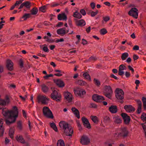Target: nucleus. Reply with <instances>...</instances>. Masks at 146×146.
I'll list each match as a JSON object with an SVG mask.
<instances>
[{"label":"nucleus","instance_id":"nucleus-1","mask_svg":"<svg viewBox=\"0 0 146 146\" xmlns=\"http://www.w3.org/2000/svg\"><path fill=\"white\" fill-rule=\"evenodd\" d=\"M13 110H9L6 108L2 109V114L6 118L10 120H6V123L7 124H10L15 122L16 118L18 116V111L17 108L14 106L13 108Z\"/></svg>","mask_w":146,"mask_h":146},{"label":"nucleus","instance_id":"nucleus-2","mask_svg":"<svg viewBox=\"0 0 146 146\" xmlns=\"http://www.w3.org/2000/svg\"><path fill=\"white\" fill-rule=\"evenodd\" d=\"M59 126L67 136H72L73 133L72 127L68 126V123L64 121H60L59 123Z\"/></svg>","mask_w":146,"mask_h":146},{"label":"nucleus","instance_id":"nucleus-3","mask_svg":"<svg viewBox=\"0 0 146 146\" xmlns=\"http://www.w3.org/2000/svg\"><path fill=\"white\" fill-rule=\"evenodd\" d=\"M51 89L52 92L50 95L51 98L57 102H60L61 99V95L60 93L54 88H51Z\"/></svg>","mask_w":146,"mask_h":146},{"label":"nucleus","instance_id":"nucleus-4","mask_svg":"<svg viewBox=\"0 0 146 146\" xmlns=\"http://www.w3.org/2000/svg\"><path fill=\"white\" fill-rule=\"evenodd\" d=\"M124 93L122 90L119 88H117L115 91V96L116 98L120 100V102L121 103H123V101L122 100L124 98Z\"/></svg>","mask_w":146,"mask_h":146},{"label":"nucleus","instance_id":"nucleus-5","mask_svg":"<svg viewBox=\"0 0 146 146\" xmlns=\"http://www.w3.org/2000/svg\"><path fill=\"white\" fill-rule=\"evenodd\" d=\"M104 94L107 98L110 99L113 94V91L110 86H105L103 91Z\"/></svg>","mask_w":146,"mask_h":146},{"label":"nucleus","instance_id":"nucleus-6","mask_svg":"<svg viewBox=\"0 0 146 146\" xmlns=\"http://www.w3.org/2000/svg\"><path fill=\"white\" fill-rule=\"evenodd\" d=\"M43 114L44 116L49 118L53 119L54 116L52 113L49 108L46 106L44 107L42 109Z\"/></svg>","mask_w":146,"mask_h":146},{"label":"nucleus","instance_id":"nucleus-7","mask_svg":"<svg viewBox=\"0 0 146 146\" xmlns=\"http://www.w3.org/2000/svg\"><path fill=\"white\" fill-rule=\"evenodd\" d=\"M73 91L76 95L82 98H83L84 95L86 94L85 90L80 88H76L74 89Z\"/></svg>","mask_w":146,"mask_h":146},{"label":"nucleus","instance_id":"nucleus-8","mask_svg":"<svg viewBox=\"0 0 146 146\" xmlns=\"http://www.w3.org/2000/svg\"><path fill=\"white\" fill-rule=\"evenodd\" d=\"M37 100L38 103L45 104L48 103L49 100L45 95H39L37 97Z\"/></svg>","mask_w":146,"mask_h":146},{"label":"nucleus","instance_id":"nucleus-9","mask_svg":"<svg viewBox=\"0 0 146 146\" xmlns=\"http://www.w3.org/2000/svg\"><path fill=\"white\" fill-rule=\"evenodd\" d=\"M138 9L135 7L132 8L128 13L130 16H132L136 19L138 18Z\"/></svg>","mask_w":146,"mask_h":146},{"label":"nucleus","instance_id":"nucleus-10","mask_svg":"<svg viewBox=\"0 0 146 146\" xmlns=\"http://www.w3.org/2000/svg\"><path fill=\"white\" fill-rule=\"evenodd\" d=\"M90 142L89 138L87 136L83 135L80 139V143L83 145H87Z\"/></svg>","mask_w":146,"mask_h":146},{"label":"nucleus","instance_id":"nucleus-11","mask_svg":"<svg viewBox=\"0 0 146 146\" xmlns=\"http://www.w3.org/2000/svg\"><path fill=\"white\" fill-rule=\"evenodd\" d=\"M92 98L94 101L97 102H100L105 100L103 96L99 95L97 94H94L92 96Z\"/></svg>","mask_w":146,"mask_h":146},{"label":"nucleus","instance_id":"nucleus-12","mask_svg":"<svg viewBox=\"0 0 146 146\" xmlns=\"http://www.w3.org/2000/svg\"><path fill=\"white\" fill-rule=\"evenodd\" d=\"M129 132L125 127L122 128L121 129V132L119 134L120 136L125 138L128 136Z\"/></svg>","mask_w":146,"mask_h":146},{"label":"nucleus","instance_id":"nucleus-13","mask_svg":"<svg viewBox=\"0 0 146 146\" xmlns=\"http://www.w3.org/2000/svg\"><path fill=\"white\" fill-rule=\"evenodd\" d=\"M121 116L124 122L126 124H128L130 121V118L129 116L125 113H122Z\"/></svg>","mask_w":146,"mask_h":146},{"label":"nucleus","instance_id":"nucleus-14","mask_svg":"<svg viewBox=\"0 0 146 146\" xmlns=\"http://www.w3.org/2000/svg\"><path fill=\"white\" fill-rule=\"evenodd\" d=\"M82 120L84 127L88 129L91 128L88 119L84 117H83L82 118Z\"/></svg>","mask_w":146,"mask_h":146},{"label":"nucleus","instance_id":"nucleus-15","mask_svg":"<svg viewBox=\"0 0 146 146\" xmlns=\"http://www.w3.org/2000/svg\"><path fill=\"white\" fill-rule=\"evenodd\" d=\"M13 63L10 60H8L7 61L6 66L8 69L11 71L13 69Z\"/></svg>","mask_w":146,"mask_h":146},{"label":"nucleus","instance_id":"nucleus-16","mask_svg":"<svg viewBox=\"0 0 146 146\" xmlns=\"http://www.w3.org/2000/svg\"><path fill=\"white\" fill-rule=\"evenodd\" d=\"M31 6V3L29 1H26L22 3L20 5V7L18 8L19 9H21L24 7L29 9H30Z\"/></svg>","mask_w":146,"mask_h":146},{"label":"nucleus","instance_id":"nucleus-17","mask_svg":"<svg viewBox=\"0 0 146 146\" xmlns=\"http://www.w3.org/2000/svg\"><path fill=\"white\" fill-rule=\"evenodd\" d=\"M65 98L68 101L71 102L72 101L73 96L72 94L68 92H66L64 93Z\"/></svg>","mask_w":146,"mask_h":146},{"label":"nucleus","instance_id":"nucleus-18","mask_svg":"<svg viewBox=\"0 0 146 146\" xmlns=\"http://www.w3.org/2000/svg\"><path fill=\"white\" fill-rule=\"evenodd\" d=\"M124 108L127 112L129 113L134 111L135 110L134 108L131 105H125Z\"/></svg>","mask_w":146,"mask_h":146},{"label":"nucleus","instance_id":"nucleus-19","mask_svg":"<svg viewBox=\"0 0 146 146\" xmlns=\"http://www.w3.org/2000/svg\"><path fill=\"white\" fill-rule=\"evenodd\" d=\"M126 67L123 64H121L119 66L118 70V74L120 76H122L124 74V72L123 71L126 70Z\"/></svg>","mask_w":146,"mask_h":146},{"label":"nucleus","instance_id":"nucleus-20","mask_svg":"<svg viewBox=\"0 0 146 146\" xmlns=\"http://www.w3.org/2000/svg\"><path fill=\"white\" fill-rule=\"evenodd\" d=\"M3 120L0 119V137L3 136L4 131V127L3 126Z\"/></svg>","mask_w":146,"mask_h":146},{"label":"nucleus","instance_id":"nucleus-21","mask_svg":"<svg viewBox=\"0 0 146 146\" xmlns=\"http://www.w3.org/2000/svg\"><path fill=\"white\" fill-rule=\"evenodd\" d=\"M110 112L112 113H115L117 111V107L116 106L111 105L109 108Z\"/></svg>","mask_w":146,"mask_h":146},{"label":"nucleus","instance_id":"nucleus-22","mask_svg":"<svg viewBox=\"0 0 146 146\" xmlns=\"http://www.w3.org/2000/svg\"><path fill=\"white\" fill-rule=\"evenodd\" d=\"M76 23L77 26L81 27L85 26L86 24L85 21L83 19H81L76 21Z\"/></svg>","mask_w":146,"mask_h":146},{"label":"nucleus","instance_id":"nucleus-23","mask_svg":"<svg viewBox=\"0 0 146 146\" xmlns=\"http://www.w3.org/2000/svg\"><path fill=\"white\" fill-rule=\"evenodd\" d=\"M58 19L59 20L66 21L67 19V17L65 13L60 14L58 16Z\"/></svg>","mask_w":146,"mask_h":146},{"label":"nucleus","instance_id":"nucleus-24","mask_svg":"<svg viewBox=\"0 0 146 146\" xmlns=\"http://www.w3.org/2000/svg\"><path fill=\"white\" fill-rule=\"evenodd\" d=\"M66 29L65 27L58 29L57 31V33L58 35H63L66 33Z\"/></svg>","mask_w":146,"mask_h":146},{"label":"nucleus","instance_id":"nucleus-25","mask_svg":"<svg viewBox=\"0 0 146 146\" xmlns=\"http://www.w3.org/2000/svg\"><path fill=\"white\" fill-rule=\"evenodd\" d=\"M71 110L75 116L78 118L79 119L80 118V113L78 110L74 107L72 108Z\"/></svg>","mask_w":146,"mask_h":146},{"label":"nucleus","instance_id":"nucleus-26","mask_svg":"<svg viewBox=\"0 0 146 146\" xmlns=\"http://www.w3.org/2000/svg\"><path fill=\"white\" fill-rule=\"evenodd\" d=\"M55 83L57 85L60 87H62L64 86V82L59 79L56 80L55 81Z\"/></svg>","mask_w":146,"mask_h":146},{"label":"nucleus","instance_id":"nucleus-27","mask_svg":"<svg viewBox=\"0 0 146 146\" xmlns=\"http://www.w3.org/2000/svg\"><path fill=\"white\" fill-rule=\"evenodd\" d=\"M16 140L22 143H25V140L23 138L22 135H18L16 138Z\"/></svg>","mask_w":146,"mask_h":146},{"label":"nucleus","instance_id":"nucleus-28","mask_svg":"<svg viewBox=\"0 0 146 146\" xmlns=\"http://www.w3.org/2000/svg\"><path fill=\"white\" fill-rule=\"evenodd\" d=\"M113 119L114 122L116 123L119 124L121 123L122 122L120 118L118 116L114 117Z\"/></svg>","mask_w":146,"mask_h":146},{"label":"nucleus","instance_id":"nucleus-29","mask_svg":"<svg viewBox=\"0 0 146 146\" xmlns=\"http://www.w3.org/2000/svg\"><path fill=\"white\" fill-rule=\"evenodd\" d=\"M54 72H58V73H56L54 74V75L56 76H62V74H64V72L62 71L61 70H55Z\"/></svg>","mask_w":146,"mask_h":146},{"label":"nucleus","instance_id":"nucleus-30","mask_svg":"<svg viewBox=\"0 0 146 146\" xmlns=\"http://www.w3.org/2000/svg\"><path fill=\"white\" fill-rule=\"evenodd\" d=\"M73 16L74 17L78 19H80L82 17V16L77 11L74 13Z\"/></svg>","mask_w":146,"mask_h":146},{"label":"nucleus","instance_id":"nucleus-31","mask_svg":"<svg viewBox=\"0 0 146 146\" xmlns=\"http://www.w3.org/2000/svg\"><path fill=\"white\" fill-rule=\"evenodd\" d=\"M50 127L52 128L55 131L57 132L58 129L56 125L54 122L50 123Z\"/></svg>","mask_w":146,"mask_h":146},{"label":"nucleus","instance_id":"nucleus-32","mask_svg":"<svg viewBox=\"0 0 146 146\" xmlns=\"http://www.w3.org/2000/svg\"><path fill=\"white\" fill-rule=\"evenodd\" d=\"M14 129L13 128H11L10 129L9 132V134L10 137L11 139H13V135L14 134Z\"/></svg>","mask_w":146,"mask_h":146},{"label":"nucleus","instance_id":"nucleus-33","mask_svg":"<svg viewBox=\"0 0 146 146\" xmlns=\"http://www.w3.org/2000/svg\"><path fill=\"white\" fill-rule=\"evenodd\" d=\"M31 12L32 15H35L38 13V9L37 8L35 7L31 10Z\"/></svg>","mask_w":146,"mask_h":146},{"label":"nucleus","instance_id":"nucleus-34","mask_svg":"<svg viewBox=\"0 0 146 146\" xmlns=\"http://www.w3.org/2000/svg\"><path fill=\"white\" fill-rule=\"evenodd\" d=\"M17 127L20 130H22L23 129V126L22 122L21 121H19L17 122Z\"/></svg>","mask_w":146,"mask_h":146},{"label":"nucleus","instance_id":"nucleus-35","mask_svg":"<svg viewBox=\"0 0 146 146\" xmlns=\"http://www.w3.org/2000/svg\"><path fill=\"white\" fill-rule=\"evenodd\" d=\"M42 91L44 93H46L48 92L49 88L46 86L45 85H42Z\"/></svg>","mask_w":146,"mask_h":146},{"label":"nucleus","instance_id":"nucleus-36","mask_svg":"<svg viewBox=\"0 0 146 146\" xmlns=\"http://www.w3.org/2000/svg\"><path fill=\"white\" fill-rule=\"evenodd\" d=\"M57 146H65L64 141L62 140H59L58 141L57 143Z\"/></svg>","mask_w":146,"mask_h":146},{"label":"nucleus","instance_id":"nucleus-37","mask_svg":"<svg viewBox=\"0 0 146 146\" xmlns=\"http://www.w3.org/2000/svg\"><path fill=\"white\" fill-rule=\"evenodd\" d=\"M129 54L127 52H125L122 54L121 58L122 60H125L126 58L128 57Z\"/></svg>","mask_w":146,"mask_h":146},{"label":"nucleus","instance_id":"nucleus-38","mask_svg":"<svg viewBox=\"0 0 146 146\" xmlns=\"http://www.w3.org/2000/svg\"><path fill=\"white\" fill-rule=\"evenodd\" d=\"M83 76L84 78L88 79L90 81L91 80L90 76L88 72H85L84 73Z\"/></svg>","mask_w":146,"mask_h":146},{"label":"nucleus","instance_id":"nucleus-39","mask_svg":"<svg viewBox=\"0 0 146 146\" xmlns=\"http://www.w3.org/2000/svg\"><path fill=\"white\" fill-rule=\"evenodd\" d=\"M46 5H44L40 7L39 8V11L44 13L46 11Z\"/></svg>","mask_w":146,"mask_h":146},{"label":"nucleus","instance_id":"nucleus-40","mask_svg":"<svg viewBox=\"0 0 146 146\" xmlns=\"http://www.w3.org/2000/svg\"><path fill=\"white\" fill-rule=\"evenodd\" d=\"M31 14L26 13L24 14L22 17V18L24 19V21H25L27 19L30 17Z\"/></svg>","mask_w":146,"mask_h":146},{"label":"nucleus","instance_id":"nucleus-41","mask_svg":"<svg viewBox=\"0 0 146 146\" xmlns=\"http://www.w3.org/2000/svg\"><path fill=\"white\" fill-rule=\"evenodd\" d=\"M43 46L42 48V50L43 51L45 52H48L49 51V50L46 44H44L43 45L41 46V48H42V46Z\"/></svg>","mask_w":146,"mask_h":146},{"label":"nucleus","instance_id":"nucleus-42","mask_svg":"<svg viewBox=\"0 0 146 146\" xmlns=\"http://www.w3.org/2000/svg\"><path fill=\"white\" fill-rule=\"evenodd\" d=\"M78 84L81 86H84L86 84V83L82 80H79L77 82Z\"/></svg>","mask_w":146,"mask_h":146},{"label":"nucleus","instance_id":"nucleus-43","mask_svg":"<svg viewBox=\"0 0 146 146\" xmlns=\"http://www.w3.org/2000/svg\"><path fill=\"white\" fill-rule=\"evenodd\" d=\"M94 83L98 86H99L100 85V81L98 79L94 78L93 80Z\"/></svg>","mask_w":146,"mask_h":146},{"label":"nucleus","instance_id":"nucleus-44","mask_svg":"<svg viewBox=\"0 0 146 146\" xmlns=\"http://www.w3.org/2000/svg\"><path fill=\"white\" fill-rule=\"evenodd\" d=\"M141 119L142 120L144 121L146 120V114L145 113H143L141 114Z\"/></svg>","mask_w":146,"mask_h":146},{"label":"nucleus","instance_id":"nucleus-45","mask_svg":"<svg viewBox=\"0 0 146 146\" xmlns=\"http://www.w3.org/2000/svg\"><path fill=\"white\" fill-rule=\"evenodd\" d=\"M90 107L91 108H96L98 107L97 105L94 103H90Z\"/></svg>","mask_w":146,"mask_h":146},{"label":"nucleus","instance_id":"nucleus-46","mask_svg":"<svg viewBox=\"0 0 146 146\" xmlns=\"http://www.w3.org/2000/svg\"><path fill=\"white\" fill-rule=\"evenodd\" d=\"M107 33V31L105 29H102L100 31V33L102 35H105Z\"/></svg>","mask_w":146,"mask_h":146},{"label":"nucleus","instance_id":"nucleus-47","mask_svg":"<svg viewBox=\"0 0 146 146\" xmlns=\"http://www.w3.org/2000/svg\"><path fill=\"white\" fill-rule=\"evenodd\" d=\"M91 117V119L94 122L96 123L98 122V118L96 116H92Z\"/></svg>","mask_w":146,"mask_h":146},{"label":"nucleus","instance_id":"nucleus-48","mask_svg":"<svg viewBox=\"0 0 146 146\" xmlns=\"http://www.w3.org/2000/svg\"><path fill=\"white\" fill-rule=\"evenodd\" d=\"M76 121L77 124V125L78 128L79 130L80 131L82 130V127L81 126V125L80 123V121L79 120H77Z\"/></svg>","mask_w":146,"mask_h":146},{"label":"nucleus","instance_id":"nucleus-49","mask_svg":"<svg viewBox=\"0 0 146 146\" xmlns=\"http://www.w3.org/2000/svg\"><path fill=\"white\" fill-rule=\"evenodd\" d=\"M6 102L3 100H0V105L2 107L6 105Z\"/></svg>","mask_w":146,"mask_h":146},{"label":"nucleus","instance_id":"nucleus-50","mask_svg":"<svg viewBox=\"0 0 146 146\" xmlns=\"http://www.w3.org/2000/svg\"><path fill=\"white\" fill-rule=\"evenodd\" d=\"M98 13V11H97L96 12L92 11L91 13V16L92 17H94L96 16Z\"/></svg>","mask_w":146,"mask_h":146},{"label":"nucleus","instance_id":"nucleus-51","mask_svg":"<svg viewBox=\"0 0 146 146\" xmlns=\"http://www.w3.org/2000/svg\"><path fill=\"white\" fill-rule=\"evenodd\" d=\"M104 119L106 122H109L110 121V118L108 116H106L104 117Z\"/></svg>","mask_w":146,"mask_h":146},{"label":"nucleus","instance_id":"nucleus-52","mask_svg":"<svg viewBox=\"0 0 146 146\" xmlns=\"http://www.w3.org/2000/svg\"><path fill=\"white\" fill-rule=\"evenodd\" d=\"M53 75L52 74H50L48 75H47L44 76V78L45 79H47L49 77H52Z\"/></svg>","mask_w":146,"mask_h":146},{"label":"nucleus","instance_id":"nucleus-53","mask_svg":"<svg viewBox=\"0 0 146 146\" xmlns=\"http://www.w3.org/2000/svg\"><path fill=\"white\" fill-rule=\"evenodd\" d=\"M96 58L94 56H91L89 58V60L90 61H94L96 60Z\"/></svg>","mask_w":146,"mask_h":146},{"label":"nucleus","instance_id":"nucleus-54","mask_svg":"<svg viewBox=\"0 0 146 146\" xmlns=\"http://www.w3.org/2000/svg\"><path fill=\"white\" fill-rule=\"evenodd\" d=\"M103 19L106 22L108 21L110 19V17L109 16L104 17H103Z\"/></svg>","mask_w":146,"mask_h":146},{"label":"nucleus","instance_id":"nucleus-55","mask_svg":"<svg viewBox=\"0 0 146 146\" xmlns=\"http://www.w3.org/2000/svg\"><path fill=\"white\" fill-rule=\"evenodd\" d=\"M19 65L21 68L23 67V60L21 59L19 61Z\"/></svg>","mask_w":146,"mask_h":146},{"label":"nucleus","instance_id":"nucleus-56","mask_svg":"<svg viewBox=\"0 0 146 146\" xmlns=\"http://www.w3.org/2000/svg\"><path fill=\"white\" fill-rule=\"evenodd\" d=\"M136 101L138 105V106L141 107L142 103L141 101L140 100H137Z\"/></svg>","mask_w":146,"mask_h":146},{"label":"nucleus","instance_id":"nucleus-57","mask_svg":"<svg viewBox=\"0 0 146 146\" xmlns=\"http://www.w3.org/2000/svg\"><path fill=\"white\" fill-rule=\"evenodd\" d=\"M141 107L138 106V108L137 110V112L138 114H140L141 112Z\"/></svg>","mask_w":146,"mask_h":146},{"label":"nucleus","instance_id":"nucleus-58","mask_svg":"<svg viewBox=\"0 0 146 146\" xmlns=\"http://www.w3.org/2000/svg\"><path fill=\"white\" fill-rule=\"evenodd\" d=\"M80 13L84 16L86 15V13L85 10L84 9H82L80 11Z\"/></svg>","mask_w":146,"mask_h":146},{"label":"nucleus","instance_id":"nucleus-59","mask_svg":"<svg viewBox=\"0 0 146 146\" xmlns=\"http://www.w3.org/2000/svg\"><path fill=\"white\" fill-rule=\"evenodd\" d=\"M104 144L107 146H112V144L109 143L108 141H107L104 143Z\"/></svg>","mask_w":146,"mask_h":146},{"label":"nucleus","instance_id":"nucleus-60","mask_svg":"<svg viewBox=\"0 0 146 146\" xmlns=\"http://www.w3.org/2000/svg\"><path fill=\"white\" fill-rule=\"evenodd\" d=\"M139 47L137 45H135L133 48V49L134 50H139Z\"/></svg>","mask_w":146,"mask_h":146},{"label":"nucleus","instance_id":"nucleus-61","mask_svg":"<svg viewBox=\"0 0 146 146\" xmlns=\"http://www.w3.org/2000/svg\"><path fill=\"white\" fill-rule=\"evenodd\" d=\"M142 125H143L142 127L144 130L145 135L146 136V126L145 125H144L143 124H142Z\"/></svg>","mask_w":146,"mask_h":146},{"label":"nucleus","instance_id":"nucleus-62","mask_svg":"<svg viewBox=\"0 0 146 146\" xmlns=\"http://www.w3.org/2000/svg\"><path fill=\"white\" fill-rule=\"evenodd\" d=\"M82 44L84 45H86L87 44V41L84 39H82Z\"/></svg>","mask_w":146,"mask_h":146},{"label":"nucleus","instance_id":"nucleus-63","mask_svg":"<svg viewBox=\"0 0 146 146\" xmlns=\"http://www.w3.org/2000/svg\"><path fill=\"white\" fill-rule=\"evenodd\" d=\"M90 5L92 9H94L95 7V6H96L94 2L91 3L90 4Z\"/></svg>","mask_w":146,"mask_h":146},{"label":"nucleus","instance_id":"nucleus-64","mask_svg":"<svg viewBox=\"0 0 146 146\" xmlns=\"http://www.w3.org/2000/svg\"><path fill=\"white\" fill-rule=\"evenodd\" d=\"M138 58L139 56H138L135 54L133 55V59L134 61L136 60Z\"/></svg>","mask_w":146,"mask_h":146}]
</instances>
